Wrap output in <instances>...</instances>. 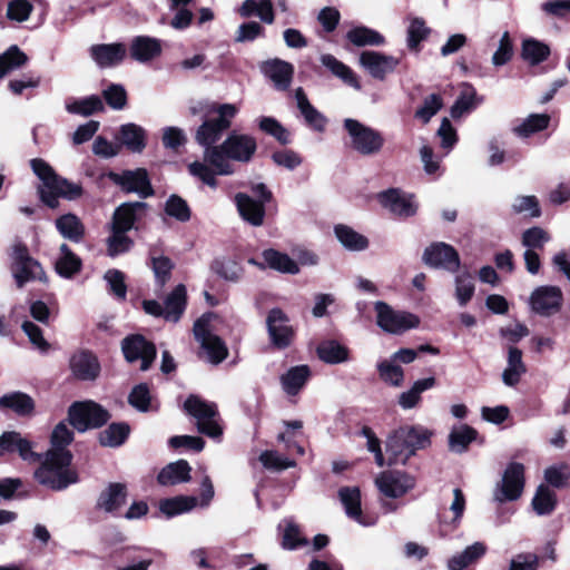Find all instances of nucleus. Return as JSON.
I'll return each mask as SVG.
<instances>
[{
	"label": "nucleus",
	"instance_id": "f257e3e1",
	"mask_svg": "<svg viewBox=\"0 0 570 570\" xmlns=\"http://www.w3.org/2000/svg\"><path fill=\"white\" fill-rule=\"evenodd\" d=\"M73 440V432L66 423L56 425L49 449L35 471V479L42 485L60 491L78 482L77 472L70 468L72 454L67 446Z\"/></svg>",
	"mask_w": 570,
	"mask_h": 570
},
{
	"label": "nucleus",
	"instance_id": "f03ea898",
	"mask_svg": "<svg viewBox=\"0 0 570 570\" xmlns=\"http://www.w3.org/2000/svg\"><path fill=\"white\" fill-rule=\"evenodd\" d=\"M257 150V141L255 137L248 134L232 131L226 139L209 149L204 159L219 175L228 176L235 173V167L232 160L238 163H249Z\"/></svg>",
	"mask_w": 570,
	"mask_h": 570
},
{
	"label": "nucleus",
	"instance_id": "7ed1b4c3",
	"mask_svg": "<svg viewBox=\"0 0 570 570\" xmlns=\"http://www.w3.org/2000/svg\"><path fill=\"white\" fill-rule=\"evenodd\" d=\"M30 166L35 175L42 181V185L38 188L40 199L50 208L58 206L59 197L73 200L82 195L80 185L57 175L53 168L43 159L33 158L30 160Z\"/></svg>",
	"mask_w": 570,
	"mask_h": 570
},
{
	"label": "nucleus",
	"instance_id": "20e7f679",
	"mask_svg": "<svg viewBox=\"0 0 570 570\" xmlns=\"http://www.w3.org/2000/svg\"><path fill=\"white\" fill-rule=\"evenodd\" d=\"M431 431L420 425H405L395 430L386 441L389 465L406 464L419 450L431 443Z\"/></svg>",
	"mask_w": 570,
	"mask_h": 570
},
{
	"label": "nucleus",
	"instance_id": "39448f33",
	"mask_svg": "<svg viewBox=\"0 0 570 570\" xmlns=\"http://www.w3.org/2000/svg\"><path fill=\"white\" fill-rule=\"evenodd\" d=\"M238 111L239 108L235 104L215 102L210 105L208 109L209 117L203 121L195 134V140L204 147L203 156L209 149L218 146L217 142L222 139L224 132L232 127Z\"/></svg>",
	"mask_w": 570,
	"mask_h": 570
},
{
	"label": "nucleus",
	"instance_id": "423d86ee",
	"mask_svg": "<svg viewBox=\"0 0 570 570\" xmlns=\"http://www.w3.org/2000/svg\"><path fill=\"white\" fill-rule=\"evenodd\" d=\"M185 411L196 420L200 433L218 439L223 434L219 413L215 403L207 402L197 395H190L184 403Z\"/></svg>",
	"mask_w": 570,
	"mask_h": 570
},
{
	"label": "nucleus",
	"instance_id": "0eeeda50",
	"mask_svg": "<svg viewBox=\"0 0 570 570\" xmlns=\"http://www.w3.org/2000/svg\"><path fill=\"white\" fill-rule=\"evenodd\" d=\"M344 128L348 134L351 147L356 153L363 156H372L382 150L384 138L379 130L352 118L344 120Z\"/></svg>",
	"mask_w": 570,
	"mask_h": 570
},
{
	"label": "nucleus",
	"instance_id": "6e6552de",
	"mask_svg": "<svg viewBox=\"0 0 570 570\" xmlns=\"http://www.w3.org/2000/svg\"><path fill=\"white\" fill-rule=\"evenodd\" d=\"M70 424L79 432L104 425L110 415L107 410L94 401L75 402L68 411Z\"/></svg>",
	"mask_w": 570,
	"mask_h": 570
},
{
	"label": "nucleus",
	"instance_id": "1a4fd4ad",
	"mask_svg": "<svg viewBox=\"0 0 570 570\" xmlns=\"http://www.w3.org/2000/svg\"><path fill=\"white\" fill-rule=\"evenodd\" d=\"M374 308L376 312V323L386 333L401 334L417 327L420 324V318L415 314L394 311L384 302H376Z\"/></svg>",
	"mask_w": 570,
	"mask_h": 570
},
{
	"label": "nucleus",
	"instance_id": "9d476101",
	"mask_svg": "<svg viewBox=\"0 0 570 570\" xmlns=\"http://www.w3.org/2000/svg\"><path fill=\"white\" fill-rule=\"evenodd\" d=\"M212 314L204 315L194 325V335L202 348L206 352L208 361L213 364L223 362L228 351L224 342L210 332Z\"/></svg>",
	"mask_w": 570,
	"mask_h": 570
},
{
	"label": "nucleus",
	"instance_id": "9b49d317",
	"mask_svg": "<svg viewBox=\"0 0 570 570\" xmlns=\"http://www.w3.org/2000/svg\"><path fill=\"white\" fill-rule=\"evenodd\" d=\"M563 303V295L557 286H539L529 297V305L532 312L541 316H551L558 313Z\"/></svg>",
	"mask_w": 570,
	"mask_h": 570
},
{
	"label": "nucleus",
	"instance_id": "f8f14e48",
	"mask_svg": "<svg viewBox=\"0 0 570 570\" xmlns=\"http://www.w3.org/2000/svg\"><path fill=\"white\" fill-rule=\"evenodd\" d=\"M524 488V466L519 462H511L502 476L500 492L495 499L500 502L519 499Z\"/></svg>",
	"mask_w": 570,
	"mask_h": 570
},
{
	"label": "nucleus",
	"instance_id": "ddd939ff",
	"mask_svg": "<svg viewBox=\"0 0 570 570\" xmlns=\"http://www.w3.org/2000/svg\"><path fill=\"white\" fill-rule=\"evenodd\" d=\"M121 348L130 363L141 360L140 368L147 371L156 357V347L140 335H132L122 341Z\"/></svg>",
	"mask_w": 570,
	"mask_h": 570
},
{
	"label": "nucleus",
	"instance_id": "4468645a",
	"mask_svg": "<svg viewBox=\"0 0 570 570\" xmlns=\"http://www.w3.org/2000/svg\"><path fill=\"white\" fill-rule=\"evenodd\" d=\"M109 178L127 193H136L145 198L153 195V188L146 169L125 170L120 174L110 173Z\"/></svg>",
	"mask_w": 570,
	"mask_h": 570
},
{
	"label": "nucleus",
	"instance_id": "2eb2a0df",
	"mask_svg": "<svg viewBox=\"0 0 570 570\" xmlns=\"http://www.w3.org/2000/svg\"><path fill=\"white\" fill-rule=\"evenodd\" d=\"M375 483L384 495L400 498L414 488L415 480L401 471H385L376 478Z\"/></svg>",
	"mask_w": 570,
	"mask_h": 570
},
{
	"label": "nucleus",
	"instance_id": "dca6fc26",
	"mask_svg": "<svg viewBox=\"0 0 570 570\" xmlns=\"http://www.w3.org/2000/svg\"><path fill=\"white\" fill-rule=\"evenodd\" d=\"M423 261L431 267L443 268L449 272H455L460 266L458 252L445 243H436L426 247Z\"/></svg>",
	"mask_w": 570,
	"mask_h": 570
},
{
	"label": "nucleus",
	"instance_id": "f3484780",
	"mask_svg": "<svg viewBox=\"0 0 570 570\" xmlns=\"http://www.w3.org/2000/svg\"><path fill=\"white\" fill-rule=\"evenodd\" d=\"M358 62L373 78L380 80L393 72L400 63L397 58L379 51H363Z\"/></svg>",
	"mask_w": 570,
	"mask_h": 570
},
{
	"label": "nucleus",
	"instance_id": "a211bd4d",
	"mask_svg": "<svg viewBox=\"0 0 570 570\" xmlns=\"http://www.w3.org/2000/svg\"><path fill=\"white\" fill-rule=\"evenodd\" d=\"M272 343L278 348L287 347L294 337V330L288 317L279 308H273L266 320Z\"/></svg>",
	"mask_w": 570,
	"mask_h": 570
},
{
	"label": "nucleus",
	"instance_id": "6ab92c4d",
	"mask_svg": "<svg viewBox=\"0 0 570 570\" xmlns=\"http://www.w3.org/2000/svg\"><path fill=\"white\" fill-rule=\"evenodd\" d=\"M17 452L23 461L39 462L41 455L32 451V443L19 432L8 431L0 435V454Z\"/></svg>",
	"mask_w": 570,
	"mask_h": 570
},
{
	"label": "nucleus",
	"instance_id": "aec40b11",
	"mask_svg": "<svg viewBox=\"0 0 570 570\" xmlns=\"http://www.w3.org/2000/svg\"><path fill=\"white\" fill-rule=\"evenodd\" d=\"M380 202L383 207L401 217L413 216L417 209L413 196L399 189H390L380 194Z\"/></svg>",
	"mask_w": 570,
	"mask_h": 570
},
{
	"label": "nucleus",
	"instance_id": "412c9836",
	"mask_svg": "<svg viewBox=\"0 0 570 570\" xmlns=\"http://www.w3.org/2000/svg\"><path fill=\"white\" fill-rule=\"evenodd\" d=\"M234 199L238 214L245 222L255 227L264 224L266 204L253 199L245 193L236 194Z\"/></svg>",
	"mask_w": 570,
	"mask_h": 570
},
{
	"label": "nucleus",
	"instance_id": "4be33fe9",
	"mask_svg": "<svg viewBox=\"0 0 570 570\" xmlns=\"http://www.w3.org/2000/svg\"><path fill=\"white\" fill-rule=\"evenodd\" d=\"M72 374L83 381L95 380L100 372L97 357L88 351H78L70 358Z\"/></svg>",
	"mask_w": 570,
	"mask_h": 570
},
{
	"label": "nucleus",
	"instance_id": "5701e85b",
	"mask_svg": "<svg viewBox=\"0 0 570 570\" xmlns=\"http://www.w3.org/2000/svg\"><path fill=\"white\" fill-rule=\"evenodd\" d=\"M340 500L348 518L357 523L368 527L375 523L374 518H364L361 510V492L356 487H345L338 491Z\"/></svg>",
	"mask_w": 570,
	"mask_h": 570
},
{
	"label": "nucleus",
	"instance_id": "b1692460",
	"mask_svg": "<svg viewBox=\"0 0 570 570\" xmlns=\"http://www.w3.org/2000/svg\"><path fill=\"white\" fill-rule=\"evenodd\" d=\"M127 501V488L122 483H110L101 491L97 508L106 513H117Z\"/></svg>",
	"mask_w": 570,
	"mask_h": 570
},
{
	"label": "nucleus",
	"instance_id": "393cba45",
	"mask_svg": "<svg viewBox=\"0 0 570 570\" xmlns=\"http://www.w3.org/2000/svg\"><path fill=\"white\" fill-rule=\"evenodd\" d=\"M90 55L99 67H111L124 60L126 47L121 43L95 45L90 48Z\"/></svg>",
	"mask_w": 570,
	"mask_h": 570
},
{
	"label": "nucleus",
	"instance_id": "a878e982",
	"mask_svg": "<svg viewBox=\"0 0 570 570\" xmlns=\"http://www.w3.org/2000/svg\"><path fill=\"white\" fill-rule=\"evenodd\" d=\"M320 61L333 76L342 80L345 85L355 90H361L362 87L358 77L347 65L330 53L321 55Z\"/></svg>",
	"mask_w": 570,
	"mask_h": 570
},
{
	"label": "nucleus",
	"instance_id": "bb28decb",
	"mask_svg": "<svg viewBox=\"0 0 570 570\" xmlns=\"http://www.w3.org/2000/svg\"><path fill=\"white\" fill-rule=\"evenodd\" d=\"M527 372V366L522 361V351L510 346L508 350L507 366L502 373V381L507 386H515L521 376Z\"/></svg>",
	"mask_w": 570,
	"mask_h": 570
},
{
	"label": "nucleus",
	"instance_id": "cd10ccee",
	"mask_svg": "<svg viewBox=\"0 0 570 570\" xmlns=\"http://www.w3.org/2000/svg\"><path fill=\"white\" fill-rule=\"evenodd\" d=\"M295 99L306 124L316 131H323L326 126V118L312 106L303 88L299 87L295 90Z\"/></svg>",
	"mask_w": 570,
	"mask_h": 570
},
{
	"label": "nucleus",
	"instance_id": "c85d7f7f",
	"mask_svg": "<svg viewBox=\"0 0 570 570\" xmlns=\"http://www.w3.org/2000/svg\"><path fill=\"white\" fill-rule=\"evenodd\" d=\"M263 71L274 82L276 88L284 90L292 81L294 68L289 62L275 59L267 61L263 66Z\"/></svg>",
	"mask_w": 570,
	"mask_h": 570
},
{
	"label": "nucleus",
	"instance_id": "c756f323",
	"mask_svg": "<svg viewBox=\"0 0 570 570\" xmlns=\"http://www.w3.org/2000/svg\"><path fill=\"white\" fill-rule=\"evenodd\" d=\"M0 409L11 410L19 416H28L35 411V402L28 394L17 391L0 397Z\"/></svg>",
	"mask_w": 570,
	"mask_h": 570
},
{
	"label": "nucleus",
	"instance_id": "7c9ffc66",
	"mask_svg": "<svg viewBox=\"0 0 570 570\" xmlns=\"http://www.w3.org/2000/svg\"><path fill=\"white\" fill-rule=\"evenodd\" d=\"M146 208V203L134 202L120 205L115 214L111 228L128 232L132 228L137 213Z\"/></svg>",
	"mask_w": 570,
	"mask_h": 570
},
{
	"label": "nucleus",
	"instance_id": "2f4dec72",
	"mask_svg": "<svg viewBox=\"0 0 570 570\" xmlns=\"http://www.w3.org/2000/svg\"><path fill=\"white\" fill-rule=\"evenodd\" d=\"M161 52L159 40L150 37H136L130 46L131 57L139 62H147Z\"/></svg>",
	"mask_w": 570,
	"mask_h": 570
},
{
	"label": "nucleus",
	"instance_id": "473e14b6",
	"mask_svg": "<svg viewBox=\"0 0 570 570\" xmlns=\"http://www.w3.org/2000/svg\"><path fill=\"white\" fill-rule=\"evenodd\" d=\"M309 376L311 371L307 365L293 366L281 376V384L286 394L296 395L304 387Z\"/></svg>",
	"mask_w": 570,
	"mask_h": 570
},
{
	"label": "nucleus",
	"instance_id": "72a5a7b5",
	"mask_svg": "<svg viewBox=\"0 0 570 570\" xmlns=\"http://www.w3.org/2000/svg\"><path fill=\"white\" fill-rule=\"evenodd\" d=\"M55 225L59 234L70 242L79 243L85 236V226L75 214L61 215L56 219Z\"/></svg>",
	"mask_w": 570,
	"mask_h": 570
},
{
	"label": "nucleus",
	"instance_id": "f704fd0d",
	"mask_svg": "<svg viewBox=\"0 0 570 570\" xmlns=\"http://www.w3.org/2000/svg\"><path fill=\"white\" fill-rule=\"evenodd\" d=\"M487 553V546L482 542H474L462 552L454 554L448 561L449 570H463L476 562Z\"/></svg>",
	"mask_w": 570,
	"mask_h": 570
},
{
	"label": "nucleus",
	"instance_id": "c9c22d12",
	"mask_svg": "<svg viewBox=\"0 0 570 570\" xmlns=\"http://www.w3.org/2000/svg\"><path fill=\"white\" fill-rule=\"evenodd\" d=\"M551 53L549 45L535 38H525L521 45V57L531 66L546 61Z\"/></svg>",
	"mask_w": 570,
	"mask_h": 570
},
{
	"label": "nucleus",
	"instance_id": "e433bc0d",
	"mask_svg": "<svg viewBox=\"0 0 570 570\" xmlns=\"http://www.w3.org/2000/svg\"><path fill=\"white\" fill-rule=\"evenodd\" d=\"M186 287L179 284L167 296L164 303V318L169 322H177L185 311Z\"/></svg>",
	"mask_w": 570,
	"mask_h": 570
},
{
	"label": "nucleus",
	"instance_id": "4c0bfd02",
	"mask_svg": "<svg viewBox=\"0 0 570 570\" xmlns=\"http://www.w3.org/2000/svg\"><path fill=\"white\" fill-rule=\"evenodd\" d=\"M119 139L132 153H141L146 147V131L136 124H126L120 127Z\"/></svg>",
	"mask_w": 570,
	"mask_h": 570
},
{
	"label": "nucleus",
	"instance_id": "58836bf2",
	"mask_svg": "<svg viewBox=\"0 0 570 570\" xmlns=\"http://www.w3.org/2000/svg\"><path fill=\"white\" fill-rule=\"evenodd\" d=\"M334 233L341 245L352 252H361L367 248L368 239L346 225H336Z\"/></svg>",
	"mask_w": 570,
	"mask_h": 570
},
{
	"label": "nucleus",
	"instance_id": "ea45409f",
	"mask_svg": "<svg viewBox=\"0 0 570 570\" xmlns=\"http://www.w3.org/2000/svg\"><path fill=\"white\" fill-rule=\"evenodd\" d=\"M189 472V464L184 460H179L177 462L168 464L160 471V473L158 474V482L163 485H173L186 482L190 478Z\"/></svg>",
	"mask_w": 570,
	"mask_h": 570
},
{
	"label": "nucleus",
	"instance_id": "a19ab883",
	"mask_svg": "<svg viewBox=\"0 0 570 570\" xmlns=\"http://www.w3.org/2000/svg\"><path fill=\"white\" fill-rule=\"evenodd\" d=\"M435 385L434 377H426L423 380H417L413 383L412 387L399 396V404L404 410H410L415 407L421 401V394L432 389Z\"/></svg>",
	"mask_w": 570,
	"mask_h": 570
},
{
	"label": "nucleus",
	"instance_id": "79ce46f5",
	"mask_svg": "<svg viewBox=\"0 0 570 570\" xmlns=\"http://www.w3.org/2000/svg\"><path fill=\"white\" fill-rule=\"evenodd\" d=\"M263 258L266 265L277 272L287 274H297L299 272L298 264L287 254L275 249H266L263 252Z\"/></svg>",
	"mask_w": 570,
	"mask_h": 570
},
{
	"label": "nucleus",
	"instance_id": "37998d69",
	"mask_svg": "<svg viewBox=\"0 0 570 570\" xmlns=\"http://www.w3.org/2000/svg\"><path fill=\"white\" fill-rule=\"evenodd\" d=\"M57 273L66 278H70L80 271L81 261L76 256L67 244L60 246V256L56 261Z\"/></svg>",
	"mask_w": 570,
	"mask_h": 570
},
{
	"label": "nucleus",
	"instance_id": "c03bdc74",
	"mask_svg": "<svg viewBox=\"0 0 570 570\" xmlns=\"http://www.w3.org/2000/svg\"><path fill=\"white\" fill-rule=\"evenodd\" d=\"M346 38L356 47L381 46L385 42L384 37L380 32L364 26L351 29L346 33Z\"/></svg>",
	"mask_w": 570,
	"mask_h": 570
},
{
	"label": "nucleus",
	"instance_id": "a18cd8bd",
	"mask_svg": "<svg viewBox=\"0 0 570 570\" xmlns=\"http://www.w3.org/2000/svg\"><path fill=\"white\" fill-rule=\"evenodd\" d=\"M556 505V493L544 484L539 485L532 499V508L534 512L538 515H548L554 511Z\"/></svg>",
	"mask_w": 570,
	"mask_h": 570
},
{
	"label": "nucleus",
	"instance_id": "49530a36",
	"mask_svg": "<svg viewBox=\"0 0 570 570\" xmlns=\"http://www.w3.org/2000/svg\"><path fill=\"white\" fill-rule=\"evenodd\" d=\"M318 357L328 364H338L348 360V350L336 341H326L317 347Z\"/></svg>",
	"mask_w": 570,
	"mask_h": 570
},
{
	"label": "nucleus",
	"instance_id": "de8ad7c7",
	"mask_svg": "<svg viewBox=\"0 0 570 570\" xmlns=\"http://www.w3.org/2000/svg\"><path fill=\"white\" fill-rule=\"evenodd\" d=\"M478 104L475 89L470 85H463L458 99L451 107V116L454 119L461 118L464 114L474 109Z\"/></svg>",
	"mask_w": 570,
	"mask_h": 570
},
{
	"label": "nucleus",
	"instance_id": "09e8293b",
	"mask_svg": "<svg viewBox=\"0 0 570 570\" xmlns=\"http://www.w3.org/2000/svg\"><path fill=\"white\" fill-rule=\"evenodd\" d=\"M380 379L391 385L399 387L404 381V371L392 358H385L376 365Z\"/></svg>",
	"mask_w": 570,
	"mask_h": 570
},
{
	"label": "nucleus",
	"instance_id": "8fccbe9b",
	"mask_svg": "<svg viewBox=\"0 0 570 570\" xmlns=\"http://www.w3.org/2000/svg\"><path fill=\"white\" fill-rule=\"evenodd\" d=\"M476 434L478 432L466 424L454 428L449 435L451 451L456 453L464 452L468 445L475 440Z\"/></svg>",
	"mask_w": 570,
	"mask_h": 570
},
{
	"label": "nucleus",
	"instance_id": "3c124183",
	"mask_svg": "<svg viewBox=\"0 0 570 570\" xmlns=\"http://www.w3.org/2000/svg\"><path fill=\"white\" fill-rule=\"evenodd\" d=\"M28 61L27 55L18 46L9 47L0 55V79L8 72L24 66Z\"/></svg>",
	"mask_w": 570,
	"mask_h": 570
},
{
	"label": "nucleus",
	"instance_id": "603ef678",
	"mask_svg": "<svg viewBox=\"0 0 570 570\" xmlns=\"http://www.w3.org/2000/svg\"><path fill=\"white\" fill-rule=\"evenodd\" d=\"M197 498L195 497H176L171 499L161 500L159 510L167 517H174L184 512H188L197 505Z\"/></svg>",
	"mask_w": 570,
	"mask_h": 570
},
{
	"label": "nucleus",
	"instance_id": "864d4df0",
	"mask_svg": "<svg viewBox=\"0 0 570 570\" xmlns=\"http://www.w3.org/2000/svg\"><path fill=\"white\" fill-rule=\"evenodd\" d=\"M129 426L125 423H114L104 430L99 435V441L104 446H119L128 438Z\"/></svg>",
	"mask_w": 570,
	"mask_h": 570
},
{
	"label": "nucleus",
	"instance_id": "5fc2aeb1",
	"mask_svg": "<svg viewBox=\"0 0 570 570\" xmlns=\"http://www.w3.org/2000/svg\"><path fill=\"white\" fill-rule=\"evenodd\" d=\"M455 297L460 306H465L474 294V279L468 271H461L455 276Z\"/></svg>",
	"mask_w": 570,
	"mask_h": 570
},
{
	"label": "nucleus",
	"instance_id": "6e6d98bb",
	"mask_svg": "<svg viewBox=\"0 0 570 570\" xmlns=\"http://www.w3.org/2000/svg\"><path fill=\"white\" fill-rule=\"evenodd\" d=\"M66 109L70 114H77L81 116H90L94 112L104 109L101 99L98 96H89L83 99L72 100L66 104Z\"/></svg>",
	"mask_w": 570,
	"mask_h": 570
},
{
	"label": "nucleus",
	"instance_id": "4d7b16f0",
	"mask_svg": "<svg viewBox=\"0 0 570 570\" xmlns=\"http://www.w3.org/2000/svg\"><path fill=\"white\" fill-rule=\"evenodd\" d=\"M42 274L41 265L35 259L14 266L13 271V276L19 287H22L29 281L40 279Z\"/></svg>",
	"mask_w": 570,
	"mask_h": 570
},
{
	"label": "nucleus",
	"instance_id": "13d9d810",
	"mask_svg": "<svg viewBox=\"0 0 570 570\" xmlns=\"http://www.w3.org/2000/svg\"><path fill=\"white\" fill-rule=\"evenodd\" d=\"M429 33L430 29L422 18H410L407 27V47L411 50H417L420 42L423 41Z\"/></svg>",
	"mask_w": 570,
	"mask_h": 570
},
{
	"label": "nucleus",
	"instance_id": "bf43d9fd",
	"mask_svg": "<svg viewBox=\"0 0 570 570\" xmlns=\"http://www.w3.org/2000/svg\"><path fill=\"white\" fill-rule=\"evenodd\" d=\"M549 240L550 235L538 226L525 229L521 237V243L525 249H532L534 252L543 249Z\"/></svg>",
	"mask_w": 570,
	"mask_h": 570
},
{
	"label": "nucleus",
	"instance_id": "052dcab7",
	"mask_svg": "<svg viewBox=\"0 0 570 570\" xmlns=\"http://www.w3.org/2000/svg\"><path fill=\"white\" fill-rule=\"evenodd\" d=\"M188 171L191 176L198 178L212 188L217 187L216 175H219L213 166L204 161H193L188 165Z\"/></svg>",
	"mask_w": 570,
	"mask_h": 570
},
{
	"label": "nucleus",
	"instance_id": "680f3d73",
	"mask_svg": "<svg viewBox=\"0 0 570 570\" xmlns=\"http://www.w3.org/2000/svg\"><path fill=\"white\" fill-rule=\"evenodd\" d=\"M550 116L547 114L530 115L520 126L515 128L519 136L528 137L548 127Z\"/></svg>",
	"mask_w": 570,
	"mask_h": 570
},
{
	"label": "nucleus",
	"instance_id": "e2e57ef3",
	"mask_svg": "<svg viewBox=\"0 0 570 570\" xmlns=\"http://www.w3.org/2000/svg\"><path fill=\"white\" fill-rule=\"evenodd\" d=\"M33 6L28 0H8L6 17L13 22H24L29 19Z\"/></svg>",
	"mask_w": 570,
	"mask_h": 570
},
{
	"label": "nucleus",
	"instance_id": "0e129e2a",
	"mask_svg": "<svg viewBox=\"0 0 570 570\" xmlns=\"http://www.w3.org/2000/svg\"><path fill=\"white\" fill-rule=\"evenodd\" d=\"M258 127L262 131H264L267 135L273 136L281 144L286 145L289 142L288 131L275 118L261 117L258 119Z\"/></svg>",
	"mask_w": 570,
	"mask_h": 570
},
{
	"label": "nucleus",
	"instance_id": "69168bd1",
	"mask_svg": "<svg viewBox=\"0 0 570 570\" xmlns=\"http://www.w3.org/2000/svg\"><path fill=\"white\" fill-rule=\"evenodd\" d=\"M305 544H307V540L301 534L298 527L292 520H284L283 548L293 550Z\"/></svg>",
	"mask_w": 570,
	"mask_h": 570
},
{
	"label": "nucleus",
	"instance_id": "338daca9",
	"mask_svg": "<svg viewBox=\"0 0 570 570\" xmlns=\"http://www.w3.org/2000/svg\"><path fill=\"white\" fill-rule=\"evenodd\" d=\"M127 232H119L111 228V235L107 239L108 255L115 257L130 249L132 240L126 235Z\"/></svg>",
	"mask_w": 570,
	"mask_h": 570
},
{
	"label": "nucleus",
	"instance_id": "774afa93",
	"mask_svg": "<svg viewBox=\"0 0 570 570\" xmlns=\"http://www.w3.org/2000/svg\"><path fill=\"white\" fill-rule=\"evenodd\" d=\"M442 106L443 100L441 96L432 94L424 99L422 106L415 111V118L421 120L423 124H428L431 118L438 114Z\"/></svg>",
	"mask_w": 570,
	"mask_h": 570
}]
</instances>
